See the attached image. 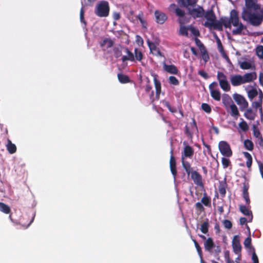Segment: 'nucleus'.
<instances>
[{"instance_id":"nucleus-55","label":"nucleus","mask_w":263,"mask_h":263,"mask_svg":"<svg viewBox=\"0 0 263 263\" xmlns=\"http://www.w3.org/2000/svg\"><path fill=\"white\" fill-rule=\"evenodd\" d=\"M251 65L250 63L244 61L241 62L240 64V68L242 69H249L251 68Z\"/></svg>"},{"instance_id":"nucleus-18","label":"nucleus","mask_w":263,"mask_h":263,"mask_svg":"<svg viewBox=\"0 0 263 263\" xmlns=\"http://www.w3.org/2000/svg\"><path fill=\"white\" fill-rule=\"evenodd\" d=\"M239 210L244 215L250 216V219H249V222L252 221L253 219L252 212L248 209V208L245 205L241 204L239 205Z\"/></svg>"},{"instance_id":"nucleus-42","label":"nucleus","mask_w":263,"mask_h":263,"mask_svg":"<svg viewBox=\"0 0 263 263\" xmlns=\"http://www.w3.org/2000/svg\"><path fill=\"white\" fill-rule=\"evenodd\" d=\"M244 146L248 150L252 151L254 148V144L252 141L247 139L244 141Z\"/></svg>"},{"instance_id":"nucleus-47","label":"nucleus","mask_w":263,"mask_h":263,"mask_svg":"<svg viewBox=\"0 0 263 263\" xmlns=\"http://www.w3.org/2000/svg\"><path fill=\"white\" fill-rule=\"evenodd\" d=\"M256 55L261 59H263V46L259 45L256 48Z\"/></svg>"},{"instance_id":"nucleus-35","label":"nucleus","mask_w":263,"mask_h":263,"mask_svg":"<svg viewBox=\"0 0 263 263\" xmlns=\"http://www.w3.org/2000/svg\"><path fill=\"white\" fill-rule=\"evenodd\" d=\"M81 4H82V7L81 8V10H80V21H81V22L82 23H83L85 25H86V22L85 21V19H84V7L85 6H87V4L86 3V2H81Z\"/></svg>"},{"instance_id":"nucleus-8","label":"nucleus","mask_w":263,"mask_h":263,"mask_svg":"<svg viewBox=\"0 0 263 263\" xmlns=\"http://www.w3.org/2000/svg\"><path fill=\"white\" fill-rule=\"evenodd\" d=\"M189 14L193 18L202 17L204 13V10L202 7L198 6L197 8L191 9L188 8Z\"/></svg>"},{"instance_id":"nucleus-57","label":"nucleus","mask_w":263,"mask_h":263,"mask_svg":"<svg viewBox=\"0 0 263 263\" xmlns=\"http://www.w3.org/2000/svg\"><path fill=\"white\" fill-rule=\"evenodd\" d=\"M244 246L246 248H251V238L250 236L247 237L243 242Z\"/></svg>"},{"instance_id":"nucleus-26","label":"nucleus","mask_w":263,"mask_h":263,"mask_svg":"<svg viewBox=\"0 0 263 263\" xmlns=\"http://www.w3.org/2000/svg\"><path fill=\"white\" fill-rule=\"evenodd\" d=\"M125 47L122 46H118L114 47L113 48V52L115 57L117 59L122 57V52L124 51V48Z\"/></svg>"},{"instance_id":"nucleus-59","label":"nucleus","mask_w":263,"mask_h":263,"mask_svg":"<svg viewBox=\"0 0 263 263\" xmlns=\"http://www.w3.org/2000/svg\"><path fill=\"white\" fill-rule=\"evenodd\" d=\"M253 252L252 254V259L253 260V263H259L258 257L255 253L254 248H252Z\"/></svg>"},{"instance_id":"nucleus-17","label":"nucleus","mask_w":263,"mask_h":263,"mask_svg":"<svg viewBox=\"0 0 263 263\" xmlns=\"http://www.w3.org/2000/svg\"><path fill=\"white\" fill-rule=\"evenodd\" d=\"M244 112V116L250 120H254L256 116V110L254 111L252 108H246Z\"/></svg>"},{"instance_id":"nucleus-20","label":"nucleus","mask_w":263,"mask_h":263,"mask_svg":"<svg viewBox=\"0 0 263 263\" xmlns=\"http://www.w3.org/2000/svg\"><path fill=\"white\" fill-rule=\"evenodd\" d=\"M242 77L244 84L252 81L253 80L256 79L257 77L255 72L247 73Z\"/></svg>"},{"instance_id":"nucleus-44","label":"nucleus","mask_w":263,"mask_h":263,"mask_svg":"<svg viewBox=\"0 0 263 263\" xmlns=\"http://www.w3.org/2000/svg\"><path fill=\"white\" fill-rule=\"evenodd\" d=\"M241 120L242 121L239 123V127L243 132H246L249 129L248 125L243 119L241 118Z\"/></svg>"},{"instance_id":"nucleus-51","label":"nucleus","mask_w":263,"mask_h":263,"mask_svg":"<svg viewBox=\"0 0 263 263\" xmlns=\"http://www.w3.org/2000/svg\"><path fill=\"white\" fill-rule=\"evenodd\" d=\"M189 30L195 36H199V35H200L199 31L198 30V29L195 28L194 27H193L192 26H189Z\"/></svg>"},{"instance_id":"nucleus-40","label":"nucleus","mask_w":263,"mask_h":263,"mask_svg":"<svg viewBox=\"0 0 263 263\" xmlns=\"http://www.w3.org/2000/svg\"><path fill=\"white\" fill-rule=\"evenodd\" d=\"M180 24L179 34L183 36H188L189 27L184 26V24Z\"/></svg>"},{"instance_id":"nucleus-63","label":"nucleus","mask_w":263,"mask_h":263,"mask_svg":"<svg viewBox=\"0 0 263 263\" xmlns=\"http://www.w3.org/2000/svg\"><path fill=\"white\" fill-rule=\"evenodd\" d=\"M196 208L200 211H203L204 209L202 205V203L199 202H197L195 204Z\"/></svg>"},{"instance_id":"nucleus-16","label":"nucleus","mask_w":263,"mask_h":263,"mask_svg":"<svg viewBox=\"0 0 263 263\" xmlns=\"http://www.w3.org/2000/svg\"><path fill=\"white\" fill-rule=\"evenodd\" d=\"M154 82L156 89V98L158 100L160 98V95L161 93V84L160 82L157 79L156 75L154 76Z\"/></svg>"},{"instance_id":"nucleus-27","label":"nucleus","mask_w":263,"mask_h":263,"mask_svg":"<svg viewBox=\"0 0 263 263\" xmlns=\"http://www.w3.org/2000/svg\"><path fill=\"white\" fill-rule=\"evenodd\" d=\"M147 45L151 50V52L155 54H158V53L160 54V51L158 50L156 44L151 42L149 40L147 41Z\"/></svg>"},{"instance_id":"nucleus-24","label":"nucleus","mask_w":263,"mask_h":263,"mask_svg":"<svg viewBox=\"0 0 263 263\" xmlns=\"http://www.w3.org/2000/svg\"><path fill=\"white\" fill-rule=\"evenodd\" d=\"M181 162L183 167L185 170L187 175L189 176L190 174L194 171L193 168L191 166V164L189 162L185 161V159H183V158L181 159Z\"/></svg>"},{"instance_id":"nucleus-9","label":"nucleus","mask_w":263,"mask_h":263,"mask_svg":"<svg viewBox=\"0 0 263 263\" xmlns=\"http://www.w3.org/2000/svg\"><path fill=\"white\" fill-rule=\"evenodd\" d=\"M232 246L233 252L236 254L240 256L242 247L240 243L239 236L238 235H235L233 237Z\"/></svg>"},{"instance_id":"nucleus-39","label":"nucleus","mask_w":263,"mask_h":263,"mask_svg":"<svg viewBox=\"0 0 263 263\" xmlns=\"http://www.w3.org/2000/svg\"><path fill=\"white\" fill-rule=\"evenodd\" d=\"M118 78L120 82L121 83H127L130 81L129 77L127 75H125L122 73H118Z\"/></svg>"},{"instance_id":"nucleus-43","label":"nucleus","mask_w":263,"mask_h":263,"mask_svg":"<svg viewBox=\"0 0 263 263\" xmlns=\"http://www.w3.org/2000/svg\"><path fill=\"white\" fill-rule=\"evenodd\" d=\"M209 224L208 222V220L204 221L201 225L200 230L201 231L204 233L206 234L209 231Z\"/></svg>"},{"instance_id":"nucleus-15","label":"nucleus","mask_w":263,"mask_h":263,"mask_svg":"<svg viewBox=\"0 0 263 263\" xmlns=\"http://www.w3.org/2000/svg\"><path fill=\"white\" fill-rule=\"evenodd\" d=\"M232 85L234 86H237L244 84L242 77L239 74L232 76L230 78Z\"/></svg>"},{"instance_id":"nucleus-48","label":"nucleus","mask_w":263,"mask_h":263,"mask_svg":"<svg viewBox=\"0 0 263 263\" xmlns=\"http://www.w3.org/2000/svg\"><path fill=\"white\" fill-rule=\"evenodd\" d=\"M257 95L258 92L256 89H252L248 92V97L251 100L256 97Z\"/></svg>"},{"instance_id":"nucleus-37","label":"nucleus","mask_w":263,"mask_h":263,"mask_svg":"<svg viewBox=\"0 0 263 263\" xmlns=\"http://www.w3.org/2000/svg\"><path fill=\"white\" fill-rule=\"evenodd\" d=\"M219 83L221 88L223 90L228 91L230 90L231 87L228 81V80L219 82Z\"/></svg>"},{"instance_id":"nucleus-54","label":"nucleus","mask_w":263,"mask_h":263,"mask_svg":"<svg viewBox=\"0 0 263 263\" xmlns=\"http://www.w3.org/2000/svg\"><path fill=\"white\" fill-rule=\"evenodd\" d=\"M212 26H213L214 28L215 29H217L218 30H221L222 29V23L219 22H214L213 24H212Z\"/></svg>"},{"instance_id":"nucleus-58","label":"nucleus","mask_w":263,"mask_h":263,"mask_svg":"<svg viewBox=\"0 0 263 263\" xmlns=\"http://www.w3.org/2000/svg\"><path fill=\"white\" fill-rule=\"evenodd\" d=\"M222 223H223L224 228L226 229H230L232 227V223L229 220H227V219L224 220L222 221Z\"/></svg>"},{"instance_id":"nucleus-53","label":"nucleus","mask_w":263,"mask_h":263,"mask_svg":"<svg viewBox=\"0 0 263 263\" xmlns=\"http://www.w3.org/2000/svg\"><path fill=\"white\" fill-rule=\"evenodd\" d=\"M169 83L174 85H178L179 81L174 76H170L168 79Z\"/></svg>"},{"instance_id":"nucleus-61","label":"nucleus","mask_w":263,"mask_h":263,"mask_svg":"<svg viewBox=\"0 0 263 263\" xmlns=\"http://www.w3.org/2000/svg\"><path fill=\"white\" fill-rule=\"evenodd\" d=\"M35 216V213H33L31 215V219H30L29 222L27 224H26L25 223L22 224V226L24 228L26 229L30 226V224L32 223V222L34 220Z\"/></svg>"},{"instance_id":"nucleus-41","label":"nucleus","mask_w":263,"mask_h":263,"mask_svg":"<svg viewBox=\"0 0 263 263\" xmlns=\"http://www.w3.org/2000/svg\"><path fill=\"white\" fill-rule=\"evenodd\" d=\"M201 203L206 206H211V198L206 195V193H204V196L201 199Z\"/></svg>"},{"instance_id":"nucleus-3","label":"nucleus","mask_w":263,"mask_h":263,"mask_svg":"<svg viewBox=\"0 0 263 263\" xmlns=\"http://www.w3.org/2000/svg\"><path fill=\"white\" fill-rule=\"evenodd\" d=\"M110 7L106 1H101L96 5L95 8V14L100 17H106L109 15Z\"/></svg>"},{"instance_id":"nucleus-7","label":"nucleus","mask_w":263,"mask_h":263,"mask_svg":"<svg viewBox=\"0 0 263 263\" xmlns=\"http://www.w3.org/2000/svg\"><path fill=\"white\" fill-rule=\"evenodd\" d=\"M203 16L208 21L205 22L204 24V25L207 27L212 26V24L215 22L216 18L214 12L212 9L208 10L206 12L204 11Z\"/></svg>"},{"instance_id":"nucleus-49","label":"nucleus","mask_w":263,"mask_h":263,"mask_svg":"<svg viewBox=\"0 0 263 263\" xmlns=\"http://www.w3.org/2000/svg\"><path fill=\"white\" fill-rule=\"evenodd\" d=\"M227 158L224 157L221 159V163L224 168H227L231 164L230 160Z\"/></svg>"},{"instance_id":"nucleus-14","label":"nucleus","mask_w":263,"mask_h":263,"mask_svg":"<svg viewBox=\"0 0 263 263\" xmlns=\"http://www.w3.org/2000/svg\"><path fill=\"white\" fill-rule=\"evenodd\" d=\"M171 156L170 160V170L171 171V173L172 175L174 176V178H175L177 174V171L176 169V162L175 157L173 155V151L172 150L171 152Z\"/></svg>"},{"instance_id":"nucleus-32","label":"nucleus","mask_w":263,"mask_h":263,"mask_svg":"<svg viewBox=\"0 0 263 263\" xmlns=\"http://www.w3.org/2000/svg\"><path fill=\"white\" fill-rule=\"evenodd\" d=\"M202 59L206 63L209 60L210 57L205 47H203L200 49Z\"/></svg>"},{"instance_id":"nucleus-45","label":"nucleus","mask_w":263,"mask_h":263,"mask_svg":"<svg viewBox=\"0 0 263 263\" xmlns=\"http://www.w3.org/2000/svg\"><path fill=\"white\" fill-rule=\"evenodd\" d=\"M142 16H143V13L142 12H141L137 16V18L139 20V21L140 22L141 24V25L142 26L143 28H147V23L146 22L145 20H144L143 17H142Z\"/></svg>"},{"instance_id":"nucleus-2","label":"nucleus","mask_w":263,"mask_h":263,"mask_svg":"<svg viewBox=\"0 0 263 263\" xmlns=\"http://www.w3.org/2000/svg\"><path fill=\"white\" fill-rule=\"evenodd\" d=\"M222 24L226 28H230L231 24L236 28L233 29L232 31L233 35H241L243 29H246L247 27L239 21L238 12L233 9L230 12L229 18L225 17L221 19Z\"/></svg>"},{"instance_id":"nucleus-60","label":"nucleus","mask_w":263,"mask_h":263,"mask_svg":"<svg viewBox=\"0 0 263 263\" xmlns=\"http://www.w3.org/2000/svg\"><path fill=\"white\" fill-rule=\"evenodd\" d=\"M262 102H261L260 101H254V102H252V106L253 108L255 109V110H256V109L257 108H259L260 107H261L262 106Z\"/></svg>"},{"instance_id":"nucleus-33","label":"nucleus","mask_w":263,"mask_h":263,"mask_svg":"<svg viewBox=\"0 0 263 263\" xmlns=\"http://www.w3.org/2000/svg\"><path fill=\"white\" fill-rule=\"evenodd\" d=\"M135 62L136 61H141L143 58V54L140 49L135 48L134 49Z\"/></svg>"},{"instance_id":"nucleus-6","label":"nucleus","mask_w":263,"mask_h":263,"mask_svg":"<svg viewBox=\"0 0 263 263\" xmlns=\"http://www.w3.org/2000/svg\"><path fill=\"white\" fill-rule=\"evenodd\" d=\"M233 99L239 106L241 111H244L248 107L249 103L245 98L242 95L235 93L233 95Z\"/></svg>"},{"instance_id":"nucleus-12","label":"nucleus","mask_w":263,"mask_h":263,"mask_svg":"<svg viewBox=\"0 0 263 263\" xmlns=\"http://www.w3.org/2000/svg\"><path fill=\"white\" fill-rule=\"evenodd\" d=\"M194 151L193 148L190 145H186L184 147L183 151L182 152L181 159L185 158H192L194 155Z\"/></svg>"},{"instance_id":"nucleus-11","label":"nucleus","mask_w":263,"mask_h":263,"mask_svg":"<svg viewBox=\"0 0 263 263\" xmlns=\"http://www.w3.org/2000/svg\"><path fill=\"white\" fill-rule=\"evenodd\" d=\"M190 175L191 179L195 184L199 186H203L202 176L197 171H194L190 174Z\"/></svg>"},{"instance_id":"nucleus-23","label":"nucleus","mask_w":263,"mask_h":263,"mask_svg":"<svg viewBox=\"0 0 263 263\" xmlns=\"http://www.w3.org/2000/svg\"><path fill=\"white\" fill-rule=\"evenodd\" d=\"M222 102L226 108H228L232 104H234L232 98L228 94H224L222 96Z\"/></svg>"},{"instance_id":"nucleus-29","label":"nucleus","mask_w":263,"mask_h":263,"mask_svg":"<svg viewBox=\"0 0 263 263\" xmlns=\"http://www.w3.org/2000/svg\"><path fill=\"white\" fill-rule=\"evenodd\" d=\"M249 186L245 183L243 184V197L247 204H250V199L248 193Z\"/></svg>"},{"instance_id":"nucleus-31","label":"nucleus","mask_w":263,"mask_h":263,"mask_svg":"<svg viewBox=\"0 0 263 263\" xmlns=\"http://www.w3.org/2000/svg\"><path fill=\"white\" fill-rule=\"evenodd\" d=\"M114 44V42L112 40L106 38L100 43V45L101 47H106L107 48H109L113 46Z\"/></svg>"},{"instance_id":"nucleus-19","label":"nucleus","mask_w":263,"mask_h":263,"mask_svg":"<svg viewBox=\"0 0 263 263\" xmlns=\"http://www.w3.org/2000/svg\"><path fill=\"white\" fill-rule=\"evenodd\" d=\"M204 247L205 251L211 252L213 248L215 247V243L211 237L208 238L204 243Z\"/></svg>"},{"instance_id":"nucleus-25","label":"nucleus","mask_w":263,"mask_h":263,"mask_svg":"<svg viewBox=\"0 0 263 263\" xmlns=\"http://www.w3.org/2000/svg\"><path fill=\"white\" fill-rule=\"evenodd\" d=\"M6 147L8 153L10 154H13L16 151V145L12 143L9 139H7V143L6 145Z\"/></svg>"},{"instance_id":"nucleus-28","label":"nucleus","mask_w":263,"mask_h":263,"mask_svg":"<svg viewBox=\"0 0 263 263\" xmlns=\"http://www.w3.org/2000/svg\"><path fill=\"white\" fill-rule=\"evenodd\" d=\"M198 0H180L181 5L185 8H189V6L194 7Z\"/></svg>"},{"instance_id":"nucleus-50","label":"nucleus","mask_w":263,"mask_h":263,"mask_svg":"<svg viewBox=\"0 0 263 263\" xmlns=\"http://www.w3.org/2000/svg\"><path fill=\"white\" fill-rule=\"evenodd\" d=\"M217 78L219 82L222 81L227 80V76L222 72L221 71L217 72Z\"/></svg>"},{"instance_id":"nucleus-36","label":"nucleus","mask_w":263,"mask_h":263,"mask_svg":"<svg viewBox=\"0 0 263 263\" xmlns=\"http://www.w3.org/2000/svg\"><path fill=\"white\" fill-rule=\"evenodd\" d=\"M0 211L8 214L11 213L10 208L6 204L0 202Z\"/></svg>"},{"instance_id":"nucleus-5","label":"nucleus","mask_w":263,"mask_h":263,"mask_svg":"<svg viewBox=\"0 0 263 263\" xmlns=\"http://www.w3.org/2000/svg\"><path fill=\"white\" fill-rule=\"evenodd\" d=\"M219 150L222 156L231 157L233 155L230 145L225 141H221L218 143Z\"/></svg>"},{"instance_id":"nucleus-10","label":"nucleus","mask_w":263,"mask_h":263,"mask_svg":"<svg viewBox=\"0 0 263 263\" xmlns=\"http://www.w3.org/2000/svg\"><path fill=\"white\" fill-rule=\"evenodd\" d=\"M154 15L156 23L160 25L163 24L167 19V16L165 13L158 10L155 11Z\"/></svg>"},{"instance_id":"nucleus-34","label":"nucleus","mask_w":263,"mask_h":263,"mask_svg":"<svg viewBox=\"0 0 263 263\" xmlns=\"http://www.w3.org/2000/svg\"><path fill=\"white\" fill-rule=\"evenodd\" d=\"M227 183L225 182H220L218 187L219 192L222 197H224L226 194Z\"/></svg>"},{"instance_id":"nucleus-56","label":"nucleus","mask_w":263,"mask_h":263,"mask_svg":"<svg viewBox=\"0 0 263 263\" xmlns=\"http://www.w3.org/2000/svg\"><path fill=\"white\" fill-rule=\"evenodd\" d=\"M253 135L256 138H259L262 136L261 135L259 129L257 128V127L255 125H253Z\"/></svg>"},{"instance_id":"nucleus-52","label":"nucleus","mask_w":263,"mask_h":263,"mask_svg":"<svg viewBox=\"0 0 263 263\" xmlns=\"http://www.w3.org/2000/svg\"><path fill=\"white\" fill-rule=\"evenodd\" d=\"M201 108L206 113H210L211 112V106L207 103H202L201 104Z\"/></svg>"},{"instance_id":"nucleus-4","label":"nucleus","mask_w":263,"mask_h":263,"mask_svg":"<svg viewBox=\"0 0 263 263\" xmlns=\"http://www.w3.org/2000/svg\"><path fill=\"white\" fill-rule=\"evenodd\" d=\"M170 8L174 9L176 15L179 17L178 22L179 24H185L189 22L190 19H187L185 16V11L179 7H177L175 4H172L170 5Z\"/></svg>"},{"instance_id":"nucleus-22","label":"nucleus","mask_w":263,"mask_h":263,"mask_svg":"<svg viewBox=\"0 0 263 263\" xmlns=\"http://www.w3.org/2000/svg\"><path fill=\"white\" fill-rule=\"evenodd\" d=\"M164 69L166 72L174 74H177L179 71L177 67L174 65H166V64H164Z\"/></svg>"},{"instance_id":"nucleus-13","label":"nucleus","mask_w":263,"mask_h":263,"mask_svg":"<svg viewBox=\"0 0 263 263\" xmlns=\"http://www.w3.org/2000/svg\"><path fill=\"white\" fill-rule=\"evenodd\" d=\"M124 52L126 53V55H123L121 58L122 62H125L127 61L131 62H135V57L134 53L130 51L127 47H124Z\"/></svg>"},{"instance_id":"nucleus-21","label":"nucleus","mask_w":263,"mask_h":263,"mask_svg":"<svg viewBox=\"0 0 263 263\" xmlns=\"http://www.w3.org/2000/svg\"><path fill=\"white\" fill-rule=\"evenodd\" d=\"M229 107L230 109V115L235 119H237L240 116V114L236 105L234 103L232 104Z\"/></svg>"},{"instance_id":"nucleus-38","label":"nucleus","mask_w":263,"mask_h":263,"mask_svg":"<svg viewBox=\"0 0 263 263\" xmlns=\"http://www.w3.org/2000/svg\"><path fill=\"white\" fill-rule=\"evenodd\" d=\"M211 97L216 101H219L220 100L221 94L218 90H212L210 91Z\"/></svg>"},{"instance_id":"nucleus-64","label":"nucleus","mask_w":263,"mask_h":263,"mask_svg":"<svg viewBox=\"0 0 263 263\" xmlns=\"http://www.w3.org/2000/svg\"><path fill=\"white\" fill-rule=\"evenodd\" d=\"M198 74L203 78L207 79L209 78L208 74L203 70H199Z\"/></svg>"},{"instance_id":"nucleus-1","label":"nucleus","mask_w":263,"mask_h":263,"mask_svg":"<svg viewBox=\"0 0 263 263\" xmlns=\"http://www.w3.org/2000/svg\"><path fill=\"white\" fill-rule=\"evenodd\" d=\"M245 6L241 12L242 19L255 27L260 26L263 22V9L255 0H245Z\"/></svg>"},{"instance_id":"nucleus-46","label":"nucleus","mask_w":263,"mask_h":263,"mask_svg":"<svg viewBox=\"0 0 263 263\" xmlns=\"http://www.w3.org/2000/svg\"><path fill=\"white\" fill-rule=\"evenodd\" d=\"M217 44H218V48L219 49V51L223 54V57L226 58L227 60H229V57L225 54L223 50V48L222 46V45L221 43V41L219 38H217Z\"/></svg>"},{"instance_id":"nucleus-30","label":"nucleus","mask_w":263,"mask_h":263,"mask_svg":"<svg viewBox=\"0 0 263 263\" xmlns=\"http://www.w3.org/2000/svg\"><path fill=\"white\" fill-rule=\"evenodd\" d=\"M242 154L247 159L246 166L249 168V170H250L252 164V156L249 153L247 152H243Z\"/></svg>"},{"instance_id":"nucleus-62","label":"nucleus","mask_w":263,"mask_h":263,"mask_svg":"<svg viewBox=\"0 0 263 263\" xmlns=\"http://www.w3.org/2000/svg\"><path fill=\"white\" fill-rule=\"evenodd\" d=\"M195 246L196 248L197 251L200 257L201 258V256H202V249H201L200 246H199V245L198 244V242L195 243Z\"/></svg>"}]
</instances>
